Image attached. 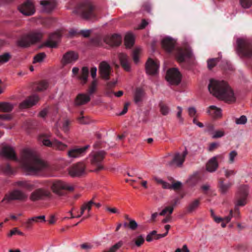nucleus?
<instances>
[{"label": "nucleus", "mask_w": 252, "mask_h": 252, "mask_svg": "<svg viewBox=\"0 0 252 252\" xmlns=\"http://www.w3.org/2000/svg\"><path fill=\"white\" fill-rule=\"evenodd\" d=\"M20 162L22 169L28 175H39L49 168L48 163L29 149H25L22 151Z\"/></svg>", "instance_id": "obj_1"}, {"label": "nucleus", "mask_w": 252, "mask_h": 252, "mask_svg": "<svg viewBox=\"0 0 252 252\" xmlns=\"http://www.w3.org/2000/svg\"><path fill=\"white\" fill-rule=\"evenodd\" d=\"M208 89L210 93L215 97L225 102H233L236 100L233 90L224 81L210 80Z\"/></svg>", "instance_id": "obj_2"}, {"label": "nucleus", "mask_w": 252, "mask_h": 252, "mask_svg": "<svg viewBox=\"0 0 252 252\" xmlns=\"http://www.w3.org/2000/svg\"><path fill=\"white\" fill-rule=\"evenodd\" d=\"M236 52L241 57H252V44L250 39L246 37L238 38L236 40Z\"/></svg>", "instance_id": "obj_3"}, {"label": "nucleus", "mask_w": 252, "mask_h": 252, "mask_svg": "<svg viewBox=\"0 0 252 252\" xmlns=\"http://www.w3.org/2000/svg\"><path fill=\"white\" fill-rule=\"evenodd\" d=\"M102 41L109 46H118L122 41L121 36L118 34L108 35L103 39L100 37H96L92 41L93 43L96 46H102Z\"/></svg>", "instance_id": "obj_4"}, {"label": "nucleus", "mask_w": 252, "mask_h": 252, "mask_svg": "<svg viewBox=\"0 0 252 252\" xmlns=\"http://www.w3.org/2000/svg\"><path fill=\"white\" fill-rule=\"evenodd\" d=\"M28 195L24 191L19 189H14L6 193L1 202L4 204H8L13 200H26Z\"/></svg>", "instance_id": "obj_5"}, {"label": "nucleus", "mask_w": 252, "mask_h": 252, "mask_svg": "<svg viewBox=\"0 0 252 252\" xmlns=\"http://www.w3.org/2000/svg\"><path fill=\"white\" fill-rule=\"evenodd\" d=\"M42 37V33L40 31H32L22 38L19 41L18 44L21 47H27L39 41Z\"/></svg>", "instance_id": "obj_6"}, {"label": "nucleus", "mask_w": 252, "mask_h": 252, "mask_svg": "<svg viewBox=\"0 0 252 252\" xmlns=\"http://www.w3.org/2000/svg\"><path fill=\"white\" fill-rule=\"evenodd\" d=\"M105 152L104 151L92 152L88 156V160L90 164L95 167L94 171H97L103 168L101 162L104 158Z\"/></svg>", "instance_id": "obj_7"}, {"label": "nucleus", "mask_w": 252, "mask_h": 252, "mask_svg": "<svg viewBox=\"0 0 252 252\" xmlns=\"http://www.w3.org/2000/svg\"><path fill=\"white\" fill-rule=\"evenodd\" d=\"M51 189L54 193L61 196L63 195V190L72 191L74 187L63 181L56 180L51 183Z\"/></svg>", "instance_id": "obj_8"}, {"label": "nucleus", "mask_w": 252, "mask_h": 252, "mask_svg": "<svg viewBox=\"0 0 252 252\" xmlns=\"http://www.w3.org/2000/svg\"><path fill=\"white\" fill-rule=\"evenodd\" d=\"M93 9V7L91 3L87 2L82 4L79 6L76 10V12L82 18L84 19H90L94 16Z\"/></svg>", "instance_id": "obj_9"}, {"label": "nucleus", "mask_w": 252, "mask_h": 252, "mask_svg": "<svg viewBox=\"0 0 252 252\" xmlns=\"http://www.w3.org/2000/svg\"><path fill=\"white\" fill-rule=\"evenodd\" d=\"M187 151L185 150L182 153H177L175 154L172 160L168 161L166 165L171 167H180L183 165Z\"/></svg>", "instance_id": "obj_10"}, {"label": "nucleus", "mask_w": 252, "mask_h": 252, "mask_svg": "<svg viewBox=\"0 0 252 252\" xmlns=\"http://www.w3.org/2000/svg\"><path fill=\"white\" fill-rule=\"evenodd\" d=\"M166 79L171 84L177 85L181 82V75L178 69L172 68L167 71Z\"/></svg>", "instance_id": "obj_11"}, {"label": "nucleus", "mask_w": 252, "mask_h": 252, "mask_svg": "<svg viewBox=\"0 0 252 252\" xmlns=\"http://www.w3.org/2000/svg\"><path fill=\"white\" fill-rule=\"evenodd\" d=\"M39 140L42 143V144L48 147H52L59 150H64L67 147V145L62 142L55 140L51 142L49 139L44 138L43 136H40Z\"/></svg>", "instance_id": "obj_12"}, {"label": "nucleus", "mask_w": 252, "mask_h": 252, "mask_svg": "<svg viewBox=\"0 0 252 252\" xmlns=\"http://www.w3.org/2000/svg\"><path fill=\"white\" fill-rule=\"evenodd\" d=\"M19 11L23 15L31 16L35 13V7L32 2L30 0H27L19 6Z\"/></svg>", "instance_id": "obj_13"}, {"label": "nucleus", "mask_w": 252, "mask_h": 252, "mask_svg": "<svg viewBox=\"0 0 252 252\" xmlns=\"http://www.w3.org/2000/svg\"><path fill=\"white\" fill-rule=\"evenodd\" d=\"M89 147V145L81 148L74 147L67 152V156L71 159L82 157L86 154Z\"/></svg>", "instance_id": "obj_14"}, {"label": "nucleus", "mask_w": 252, "mask_h": 252, "mask_svg": "<svg viewBox=\"0 0 252 252\" xmlns=\"http://www.w3.org/2000/svg\"><path fill=\"white\" fill-rule=\"evenodd\" d=\"M98 71L100 76L103 79L108 80L112 72V69L110 65L106 62L103 61L99 64Z\"/></svg>", "instance_id": "obj_15"}, {"label": "nucleus", "mask_w": 252, "mask_h": 252, "mask_svg": "<svg viewBox=\"0 0 252 252\" xmlns=\"http://www.w3.org/2000/svg\"><path fill=\"white\" fill-rule=\"evenodd\" d=\"M51 195V192L47 189L40 188L33 191L30 196V199L33 201L43 199L45 197H49Z\"/></svg>", "instance_id": "obj_16"}, {"label": "nucleus", "mask_w": 252, "mask_h": 252, "mask_svg": "<svg viewBox=\"0 0 252 252\" xmlns=\"http://www.w3.org/2000/svg\"><path fill=\"white\" fill-rule=\"evenodd\" d=\"M86 166L83 162H79L69 169V174L71 177H77L82 175L85 173Z\"/></svg>", "instance_id": "obj_17"}, {"label": "nucleus", "mask_w": 252, "mask_h": 252, "mask_svg": "<svg viewBox=\"0 0 252 252\" xmlns=\"http://www.w3.org/2000/svg\"><path fill=\"white\" fill-rule=\"evenodd\" d=\"M159 67V63L158 61L149 59L146 64V72L149 74H156L158 72Z\"/></svg>", "instance_id": "obj_18"}, {"label": "nucleus", "mask_w": 252, "mask_h": 252, "mask_svg": "<svg viewBox=\"0 0 252 252\" xmlns=\"http://www.w3.org/2000/svg\"><path fill=\"white\" fill-rule=\"evenodd\" d=\"M38 99V96L36 95L31 96L19 104V108L21 109L30 108L34 105Z\"/></svg>", "instance_id": "obj_19"}, {"label": "nucleus", "mask_w": 252, "mask_h": 252, "mask_svg": "<svg viewBox=\"0 0 252 252\" xmlns=\"http://www.w3.org/2000/svg\"><path fill=\"white\" fill-rule=\"evenodd\" d=\"M0 154L1 156L11 159H16V155L13 148L7 145L3 146Z\"/></svg>", "instance_id": "obj_20"}, {"label": "nucleus", "mask_w": 252, "mask_h": 252, "mask_svg": "<svg viewBox=\"0 0 252 252\" xmlns=\"http://www.w3.org/2000/svg\"><path fill=\"white\" fill-rule=\"evenodd\" d=\"M176 41L168 36L164 37L161 40L162 47L168 52H170L174 48Z\"/></svg>", "instance_id": "obj_21"}, {"label": "nucleus", "mask_w": 252, "mask_h": 252, "mask_svg": "<svg viewBox=\"0 0 252 252\" xmlns=\"http://www.w3.org/2000/svg\"><path fill=\"white\" fill-rule=\"evenodd\" d=\"M94 204V202L93 200H90L87 202H85L83 204V205L81 207V215H78L76 216V218H80L84 213L86 210L88 212V214L87 216H84L82 220H84L87 218H89L91 216V210L92 207L93 205Z\"/></svg>", "instance_id": "obj_22"}, {"label": "nucleus", "mask_w": 252, "mask_h": 252, "mask_svg": "<svg viewBox=\"0 0 252 252\" xmlns=\"http://www.w3.org/2000/svg\"><path fill=\"white\" fill-rule=\"evenodd\" d=\"M78 55L73 51L66 53L63 56V62L64 64L73 63L78 59Z\"/></svg>", "instance_id": "obj_23"}, {"label": "nucleus", "mask_w": 252, "mask_h": 252, "mask_svg": "<svg viewBox=\"0 0 252 252\" xmlns=\"http://www.w3.org/2000/svg\"><path fill=\"white\" fill-rule=\"evenodd\" d=\"M221 109L215 105L210 106L207 109V113L212 117L219 118L221 117Z\"/></svg>", "instance_id": "obj_24"}, {"label": "nucleus", "mask_w": 252, "mask_h": 252, "mask_svg": "<svg viewBox=\"0 0 252 252\" xmlns=\"http://www.w3.org/2000/svg\"><path fill=\"white\" fill-rule=\"evenodd\" d=\"M248 195V191L246 190L242 193V194L240 196L239 198H238L237 200L235 206V210L238 212V214H239L238 211V206H243L245 205L247 203V197Z\"/></svg>", "instance_id": "obj_25"}, {"label": "nucleus", "mask_w": 252, "mask_h": 252, "mask_svg": "<svg viewBox=\"0 0 252 252\" xmlns=\"http://www.w3.org/2000/svg\"><path fill=\"white\" fill-rule=\"evenodd\" d=\"M119 57L122 67L126 71H129L130 70V66L127 56L124 53H120Z\"/></svg>", "instance_id": "obj_26"}, {"label": "nucleus", "mask_w": 252, "mask_h": 252, "mask_svg": "<svg viewBox=\"0 0 252 252\" xmlns=\"http://www.w3.org/2000/svg\"><path fill=\"white\" fill-rule=\"evenodd\" d=\"M218 167V163L216 157L212 158L206 164V170L210 172H215Z\"/></svg>", "instance_id": "obj_27"}, {"label": "nucleus", "mask_w": 252, "mask_h": 252, "mask_svg": "<svg viewBox=\"0 0 252 252\" xmlns=\"http://www.w3.org/2000/svg\"><path fill=\"white\" fill-rule=\"evenodd\" d=\"M40 4L42 6V10L45 12H51L55 7L54 1L42 0L40 1Z\"/></svg>", "instance_id": "obj_28"}, {"label": "nucleus", "mask_w": 252, "mask_h": 252, "mask_svg": "<svg viewBox=\"0 0 252 252\" xmlns=\"http://www.w3.org/2000/svg\"><path fill=\"white\" fill-rule=\"evenodd\" d=\"M135 41V36L131 32H127L125 37V44L126 48H130L134 44Z\"/></svg>", "instance_id": "obj_29"}, {"label": "nucleus", "mask_w": 252, "mask_h": 252, "mask_svg": "<svg viewBox=\"0 0 252 252\" xmlns=\"http://www.w3.org/2000/svg\"><path fill=\"white\" fill-rule=\"evenodd\" d=\"M60 34L59 33H55L52 34L50 39L46 42V45L50 47H55L58 43V41L60 38Z\"/></svg>", "instance_id": "obj_30"}, {"label": "nucleus", "mask_w": 252, "mask_h": 252, "mask_svg": "<svg viewBox=\"0 0 252 252\" xmlns=\"http://www.w3.org/2000/svg\"><path fill=\"white\" fill-rule=\"evenodd\" d=\"M90 100V96L87 94H79L75 100V104L81 105L86 104Z\"/></svg>", "instance_id": "obj_31"}, {"label": "nucleus", "mask_w": 252, "mask_h": 252, "mask_svg": "<svg viewBox=\"0 0 252 252\" xmlns=\"http://www.w3.org/2000/svg\"><path fill=\"white\" fill-rule=\"evenodd\" d=\"M192 55L191 51H183L180 50L179 51L177 55V58L178 61L180 62H184L186 58H189Z\"/></svg>", "instance_id": "obj_32"}, {"label": "nucleus", "mask_w": 252, "mask_h": 252, "mask_svg": "<svg viewBox=\"0 0 252 252\" xmlns=\"http://www.w3.org/2000/svg\"><path fill=\"white\" fill-rule=\"evenodd\" d=\"M89 74V69L87 67L84 66L82 68L81 75L78 77L79 79L81 81L83 84H85L88 80Z\"/></svg>", "instance_id": "obj_33"}, {"label": "nucleus", "mask_w": 252, "mask_h": 252, "mask_svg": "<svg viewBox=\"0 0 252 252\" xmlns=\"http://www.w3.org/2000/svg\"><path fill=\"white\" fill-rule=\"evenodd\" d=\"M143 95V91L140 88L136 89L134 95V101L135 103L138 104L141 102L142 100Z\"/></svg>", "instance_id": "obj_34"}, {"label": "nucleus", "mask_w": 252, "mask_h": 252, "mask_svg": "<svg viewBox=\"0 0 252 252\" xmlns=\"http://www.w3.org/2000/svg\"><path fill=\"white\" fill-rule=\"evenodd\" d=\"M200 205V200L195 199L191 201L188 205L187 210L189 212H192L196 210Z\"/></svg>", "instance_id": "obj_35"}, {"label": "nucleus", "mask_w": 252, "mask_h": 252, "mask_svg": "<svg viewBox=\"0 0 252 252\" xmlns=\"http://www.w3.org/2000/svg\"><path fill=\"white\" fill-rule=\"evenodd\" d=\"M231 186V184L227 183L224 184L223 181L220 182V190L221 193H225Z\"/></svg>", "instance_id": "obj_36"}, {"label": "nucleus", "mask_w": 252, "mask_h": 252, "mask_svg": "<svg viewBox=\"0 0 252 252\" xmlns=\"http://www.w3.org/2000/svg\"><path fill=\"white\" fill-rule=\"evenodd\" d=\"M2 112H10L12 110L14 107L13 104L12 103L6 102H2Z\"/></svg>", "instance_id": "obj_37"}, {"label": "nucleus", "mask_w": 252, "mask_h": 252, "mask_svg": "<svg viewBox=\"0 0 252 252\" xmlns=\"http://www.w3.org/2000/svg\"><path fill=\"white\" fill-rule=\"evenodd\" d=\"M45 57L46 54L44 53H40L34 57L33 63H41Z\"/></svg>", "instance_id": "obj_38"}, {"label": "nucleus", "mask_w": 252, "mask_h": 252, "mask_svg": "<svg viewBox=\"0 0 252 252\" xmlns=\"http://www.w3.org/2000/svg\"><path fill=\"white\" fill-rule=\"evenodd\" d=\"M34 218L35 217L29 218L24 222V225L27 229H31L34 222H37L36 220Z\"/></svg>", "instance_id": "obj_39"}, {"label": "nucleus", "mask_w": 252, "mask_h": 252, "mask_svg": "<svg viewBox=\"0 0 252 252\" xmlns=\"http://www.w3.org/2000/svg\"><path fill=\"white\" fill-rule=\"evenodd\" d=\"M160 112L163 115H167L170 112L168 106L163 103L159 104Z\"/></svg>", "instance_id": "obj_40"}, {"label": "nucleus", "mask_w": 252, "mask_h": 252, "mask_svg": "<svg viewBox=\"0 0 252 252\" xmlns=\"http://www.w3.org/2000/svg\"><path fill=\"white\" fill-rule=\"evenodd\" d=\"M48 86V84L47 82L45 81H42L37 84L36 90L37 91H43L46 90Z\"/></svg>", "instance_id": "obj_41"}, {"label": "nucleus", "mask_w": 252, "mask_h": 252, "mask_svg": "<svg viewBox=\"0 0 252 252\" xmlns=\"http://www.w3.org/2000/svg\"><path fill=\"white\" fill-rule=\"evenodd\" d=\"M141 52V49L140 48H135L132 54V57L134 62L135 63H137L139 62V55Z\"/></svg>", "instance_id": "obj_42"}, {"label": "nucleus", "mask_w": 252, "mask_h": 252, "mask_svg": "<svg viewBox=\"0 0 252 252\" xmlns=\"http://www.w3.org/2000/svg\"><path fill=\"white\" fill-rule=\"evenodd\" d=\"M145 239L143 235H140L138 236L135 239H133L132 242L135 243V244L137 247L141 246L144 242Z\"/></svg>", "instance_id": "obj_43"}, {"label": "nucleus", "mask_w": 252, "mask_h": 252, "mask_svg": "<svg viewBox=\"0 0 252 252\" xmlns=\"http://www.w3.org/2000/svg\"><path fill=\"white\" fill-rule=\"evenodd\" d=\"M10 59V55L8 53L0 55V63L1 64L7 63Z\"/></svg>", "instance_id": "obj_44"}, {"label": "nucleus", "mask_w": 252, "mask_h": 252, "mask_svg": "<svg viewBox=\"0 0 252 252\" xmlns=\"http://www.w3.org/2000/svg\"><path fill=\"white\" fill-rule=\"evenodd\" d=\"M123 245V242L119 241L114 245L112 246L110 249L106 251L107 252H116L119 249H120Z\"/></svg>", "instance_id": "obj_45"}, {"label": "nucleus", "mask_w": 252, "mask_h": 252, "mask_svg": "<svg viewBox=\"0 0 252 252\" xmlns=\"http://www.w3.org/2000/svg\"><path fill=\"white\" fill-rule=\"evenodd\" d=\"M219 62L218 58H213L209 59L207 62L208 67L209 69H211L213 68Z\"/></svg>", "instance_id": "obj_46"}, {"label": "nucleus", "mask_w": 252, "mask_h": 252, "mask_svg": "<svg viewBox=\"0 0 252 252\" xmlns=\"http://www.w3.org/2000/svg\"><path fill=\"white\" fill-rule=\"evenodd\" d=\"M240 2L244 8H249L252 5V0H240Z\"/></svg>", "instance_id": "obj_47"}, {"label": "nucleus", "mask_w": 252, "mask_h": 252, "mask_svg": "<svg viewBox=\"0 0 252 252\" xmlns=\"http://www.w3.org/2000/svg\"><path fill=\"white\" fill-rule=\"evenodd\" d=\"M97 85V81L96 79H94L92 81V82L91 84V86L89 88V93L90 94H92L93 93H94V91H95V90L96 89Z\"/></svg>", "instance_id": "obj_48"}, {"label": "nucleus", "mask_w": 252, "mask_h": 252, "mask_svg": "<svg viewBox=\"0 0 252 252\" xmlns=\"http://www.w3.org/2000/svg\"><path fill=\"white\" fill-rule=\"evenodd\" d=\"M173 206L166 207L159 213V215L160 216H164L167 213H169V214H171L173 212Z\"/></svg>", "instance_id": "obj_49"}, {"label": "nucleus", "mask_w": 252, "mask_h": 252, "mask_svg": "<svg viewBox=\"0 0 252 252\" xmlns=\"http://www.w3.org/2000/svg\"><path fill=\"white\" fill-rule=\"evenodd\" d=\"M247 118L246 116L242 115L239 118H236L235 123L237 125H244L247 123Z\"/></svg>", "instance_id": "obj_50"}, {"label": "nucleus", "mask_w": 252, "mask_h": 252, "mask_svg": "<svg viewBox=\"0 0 252 252\" xmlns=\"http://www.w3.org/2000/svg\"><path fill=\"white\" fill-rule=\"evenodd\" d=\"M177 109L178 110V111H177V113L176 114L177 117L178 119L179 120V122L181 124H183V121H184V119L182 116L183 109L180 106H177Z\"/></svg>", "instance_id": "obj_51"}, {"label": "nucleus", "mask_w": 252, "mask_h": 252, "mask_svg": "<svg viewBox=\"0 0 252 252\" xmlns=\"http://www.w3.org/2000/svg\"><path fill=\"white\" fill-rule=\"evenodd\" d=\"M70 121L68 120H65L62 124V129L64 132H67L69 131V125Z\"/></svg>", "instance_id": "obj_52"}, {"label": "nucleus", "mask_w": 252, "mask_h": 252, "mask_svg": "<svg viewBox=\"0 0 252 252\" xmlns=\"http://www.w3.org/2000/svg\"><path fill=\"white\" fill-rule=\"evenodd\" d=\"M212 138L213 139H216L218 138H220L222 137L224 134V132L222 130H216L212 133Z\"/></svg>", "instance_id": "obj_53"}, {"label": "nucleus", "mask_w": 252, "mask_h": 252, "mask_svg": "<svg viewBox=\"0 0 252 252\" xmlns=\"http://www.w3.org/2000/svg\"><path fill=\"white\" fill-rule=\"evenodd\" d=\"M34 186L32 183L29 181H26L23 189L31 191L34 188Z\"/></svg>", "instance_id": "obj_54"}, {"label": "nucleus", "mask_w": 252, "mask_h": 252, "mask_svg": "<svg viewBox=\"0 0 252 252\" xmlns=\"http://www.w3.org/2000/svg\"><path fill=\"white\" fill-rule=\"evenodd\" d=\"M138 227V224L134 220H130L128 227L131 230H135Z\"/></svg>", "instance_id": "obj_55"}, {"label": "nucleus", "mask_w": 252, "mask_h": 252, "mask_svg": "<svg viewBox=\"0 0 252 252\" xmlns=\"http://www.w3.org/2000/svg\"><path fill=\"white\" fill-rule=\"evenodd\" d=\"M237 156V153L236 151H232L229 154V162L232 163L234 162V159Z\"/></svg>", "instance_id": "obj_56"}, {"label": "nucleus", "mask_w": 252, "mask_h": 252, "mask_svg": "<svg viewBox=\"0 0 252 252\" xmlns=\"http://www.w3.org/2000/svg\"><path fill=\"white\" fill-rule=\"evenodd\" d=\"M182 183L179 181H177L175 183L171 185L170 189H173L175 190H179L181 188Z\"/></svg>", "instance_id": "obj_57"}, {"label": "nucleus", "mask_w": 252, "mask_h": 252, "mask_svg": "<svg viewBox=\"0 0 252 252\" xmlns=\"http://www.w3.org/2000/svg\"><path fill=\"white\" fill-rule=\"evenodd\" d=\"M16 233H17L18 234L20 235H23V233L21 231H19L17 228H14L13 230H11L10 232L7 234V236L10 237L13 235H15Z\"/></svg>", "instance_id": "obj_58"}, {"label": "nucleus", "mask_w": 252, "mask_h": 252, "mask_svg": "<svg viewBox=\"0 0 252 252\" xmlns=\"http://www.w3.org/2000/svg\"><path fill=\"white\" fill-rule=\"evenodd\" d=\"M2 171L6 174H10L12 173V170L9 165H6L2 169Z\"/></svg>", "instance_id": "obj_59"}, {"label": "nucleus", "mask_w": 252, "mask_h": 252, "mask_svg": "<svg viewBox=\"0 0 252 252\" xmlns=\"http://www.w3.org/2000/svg\"><path fill=\"white\" fill-rule=\"evenodd\" d=\"M26 181H18L13 183V186L23 189Z\"/></svg>", "instance_id": "obj_60"}, {"label": "nucleus", "mask_w": 252, "mask_h": 252, "mask_svg": "<svg viewBox=\"0 0 252 252\" xmlns=\"http://www.w3.org/2000/svg\"><path fill=\"white\" fill-rule=\"evenodd\" d=\"M97 68L95 66L93 67L91 69V75L94 79H96Z\"/></svg>", "instance_id": "obj_61"}, {"label": "nucleus", "mask_w": 252, "mask_h": 252, "mask_svg": "<svg viewBox=\"0 0 252 252\" xmlns=\"http://www.w3.org/2000/svg\"><path fill=\"white\" fill-rule=\"evenodd\" d=\"M189 114L190 117H194L196 113V109L194 107H189L188 108Z\"/></svg>", "instance_id": "obj_62"}, {"label": "nucleus", "mask_w": 252, "mask_h": 252, "mask_svg": "<svg viewBox=\"0 0 252 252\" xmlns=\"http://www.w3.org/2000/svg\"><path fill=\"white\" fill-rule=\"evenodd\" d=\"M91 32V30H81L80 32V33L85 37H88Z\"/></svg>", "instance_id": "obj_63"}, {"label": "nucleus", "mask_w": 252, "mask_h": 252, "mask_svg": "<svg viewBox=\"0 0 252 252\" xmlns=\"http://www.w3.org/2000/svg\"><path fill=\"white\" fill-rule=\"evenodd\" d=\"M224 172L225 175L227 178L235 174V171L233 170H225Z\"/></svg>", "instance_id": "obj_64"}]
</instances>
